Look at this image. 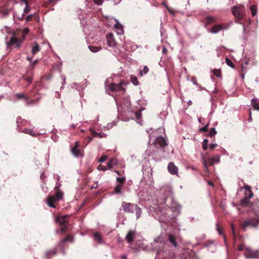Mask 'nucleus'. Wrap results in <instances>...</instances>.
Returning <instances> with one entry per match:
<instances>
[{
	"label": "nucleus",
	"mask_w": 259,
	"mask_h": 259,
	"mask_svg": "<svg viewBox=\"0 0 259 259\" xmlns=\"http://www.w3.org/2000/svg\"><path fill=\"white\" fill-rule=\"evenodd\" d=\"M244 189H245V192H248V191H251V187L248 185H245Z\"/></svg>",
	"instance_id": "53"
},
{
	"label": "nucleus",
	"mask_w": 259,
	"mask_h": 259,
	"mask_svg": "<svg viewBox=\"0 0 259 259\" xmlns=\"http://www.w3.org/2000/svg\"><path fill=\"white\" fill-rule=\"evenodd\" d=\"M208 125H209V123L206 124L203 127L200 128L199 129V131L201 132H207L208 131Z\"/></svg>",
	"instance_id": "42"
},
{
	"label": "nucleus",
	"mask_w": 259,
	"mask_h": 259,
	"mask_svg": "<svg viewBox=\"0 0 259 259\" xmlns=\"http://www.w3.org/2000/svg\"><path fill=\"white\" fill-rule=\"evenodd\" d=\"M131 81L135 85H137L138 84L139 82L138 80V78L136 76L134 75L131 76Z\"/></svg>",
	"instance_id": "33"
},
{
	"label": "nucleus",
	"mask_w": 259,
	"mask_h": 259,
	"mask_svg": "<svg viewBox=\"0 0 259 259\" xmlns=\"http://www.w3.org/2000/svg\"><path fill=\"white\" fill-rule=\"evenodd\" d=\"M141 115V113L140 112H136V116L138 119H139Z\"/></svg>",
	"instance_id": "57"
},
{
	"label": "nucleus",
	"mask_w": 259,
	"mask_h": 259,
	"mask_svg": "<svg viewBox=\"0 0 259 259\" xmlns=\"http://www.w3.org/2000/svg\"><path fill=\"white\" fill-rule=\"evenodd\" d=\"M168 171L170 174L173 175L178 176V168L175 165L174 163L170 162L168 163L167 166Z\"/></svg>",
	"instance_id": "12"
},
{
	"label": "nucleus",
	"mask_w": 259,
	"mask_h": 259,
	"mask_svg": "<svg viewBox=\"0 0 259 259\" xmlns=\"http://www.w3.org/2000/svg\"><path fill=\"white\" fill-rule=\"evenodd\" d=\"M246 247H245V245L243 243L241 244L240 245H239V246H238V248H237V250L238 251H242L243 250H245V248Z\"/></svg>",
	"instance_id": "45"
},
{
	"label": "nucleus",
	"mask_w": 259,
	"mask_h": 259,
	"mask_svg": "<svg viewBox=\"0 0 259 259\" xmlns=\"http://www.w3.org/2000/svg\"><path fill=\"white\" fill-rule=\"evenodd\" d=\"M109 161H111V163L112 164V165H113L115 163V162H114L115 159H110V160Z\"/></svg>",
	"instance_id": "62"
},
{
	"label": "nucleus",
	"mask_w": 259,
	"mask_h": 259,
	"mask_svg": "<svg viewBox=\"0 0 259 259\" xmlns=\"http://www.w3.org/2000/svg\"><path fill=\"white\" fill-rule=\"evenodd\" d=\"M244 254L247 259H259V249L254 250L250 247H246Z\"/></svg>",
	"instance_id": "7"
},
{
	"label": "nucleus",
	"mask_w": 259,
	"mask_h": 259,
	"mask_svg": "<svg viewBox=\"0 0 259 259\" xmlns=\"http://www.w3.org/2000/svg\"><path fill=\"white\" fill-rule=\"evenodd\" d=\"M15 96L17 98V99H18V100L23 99L26 101H28L29 100V98L28 97L26 96L24 94H22V93L16 94L15 95Z\"/></svg>",
	"instance_id": "24"
},
{
	"label": "nucleus",
	"mask_w": 259,
	"mask_h": 259,
	"mask_svg": "<svg viewBox=\"0 0 259 259\" xmlns=\"http://www.w3.org/2000/svg\"><path fill=\"white\" fill-rule=\"evenodd\" d=\"M40 51V47L38 45V44L37 42H35L34 46L32 47V54L34 55L38 52Z\"/></svg>",
	"instance_id": "22"
},
{
	"label": "nucleus",
	"mask_w": 259,
	"mask_h": 259,
	"mask_svg": "<svg viewBox=\"0 0 259 259\" xmlns=\"http://www.w3.org/2000/svg\"><path fill=\"white\" fill-rule=\"evenodd\" d=\"M208 140L207 139H204L202 143V148L204 150H206L207 149V145H208Z\"/></svg>",
	"instance_id": "40"
},
{
	"label": "nucleus",
	"mask_w": 259,
	"mask_h": 259,
	"mask_svg": "<svg viewBox=\"0 0 259 259\" xmlns=\"http://www.w3.org/2000/svg\"><path fill=\"white\" fill-rule=\"evenodd\" d=\"M124 83V81H121L118 84L111 83L109 84V89L112 92H118L122 91L125 92V90L122 87V84Z\"/></svg>",
	"instance_id": "10"
},
{
	"label": "nucleus",
	"mask_w": 259,
	"mask_h": 259,
	"mask_svg": "<svg viewBox=\"0 0 259 259\" xmlns=\"http://www.w3.org/2000/svg\"><path fill=\"white\" fill-rule=\"evenodd\" d=\"M160 218L162 222H166L169 219L174 217L172 208L168 207L164 204L159 206Z\"/></svg>",
	"instance_id": "3"
},
{
	"label": "nucleus",
	"mask_w": 259,
	"mask_h": 259,
	"mask_svg": "<svg viewBox=\"0 0 259 259\" xmlns=\"http://www.w3.org/2000/svg\"><path fill=\"white\" fill-rule=\"evenodd\" d=\"M97 169L99 170L105 171L107 169V168L104 165L99 164L97 167Z\"/></svg>",
	"instance_id": "44"
},
{
	"label": "nucleus",
	"mask_w": 259,
	"mask_h": 259,
	"mask_svg": "<svg viewBox=\"0 0 259 259\" xmlns=\"http://www.w3.org/2000/svg\"><path fill=\"white\" fill-rule=\"evenodd\" d=\"M231 230L233 234V239L234 240V245H235V243L236 241V235L235 233V226L233 224H231Z\"/></svg>",
	"instance_id": "27"
},
{
	"label": "nucleus",
	"mask_w": 259,
	"mask_h": 259,
	"mask_svg": "<svg viewBox=\"0 0 259 259\" xmlns=\"http://www.w3.org/2000/svg\"><path fill=\"white\" fill-rule=\"evenodd\" d=\"M68 215H64L62 217H58L56 219V222L60 224L61 226H67L66 218Z\"/></svg>",
	"instance_id": "20"
},
{
	"label": "nucleus",
	"mask_w": 259,
	"mask_h": 259,
	"mask_svg": "<svg viewBox=\"0 0 259 259\" xmlns=\"http://www.w3.org/2000/svg\"><path fill=\"white\" fill-rule=\"evenodd\" d=\"M218 145L217 144H211L209 145V148L211 150H213Z\"/></svg>",
	"instance_id": "52"
},
{
	"label": "nucleus",
	"mask_w": 259,
	"mask_h": 259,
	"mask_svg": "<svg viewBox=\"0 0 259 259\" xmlns=\"http://www.w3.org/2000/svg\"><path fill=\"white\" fill-rule=\"evenodd\" d=\"M25 5H26V7H25V9H24V11L23 13V14H24V15L25 14L28 13L30 10V9L28 6V4H25Z\"/></svg>",
	"instance_id": "43"
},
{
	"label": "nucleus",
	"mask_w": 259,
	"mask_h": 259,
	"mask_svg": "<svg viewBox=\"0 0 259 259\" xmlns=\"http://www.w3.org/2000/svg\"><path fill=\"white\" fill-rule=\"evenodd\" d=\"M256 100L254 98L252 99L251 104L255 110H259V104L256 102Z\"/></svg>",
	"instance_id": "29"
},
{
	"label": "nucleus",
	"mask_w": 259,
	"mask_h": 259,
	"mask_svg": "<svg viewBox=\"0 0 259 259\" xmlns=\"http://www.w3.org/2000/svg\"><path fill=\"white\" fill-rule=\"evenodd\" d=\"M22 79H23L28 82V84L26 85L27 86L28 84L31 83L32 77L31 76L26 77L25 76H23L22 78Z\"/></svg>",
	"instance_id": "36"
},
{
	"label": "nucleus",
	"mask_w": 259,
	"mask_h": 259,
	"mask_svg": "<svg viewBox=\"0 0 259 259\" xmlns=\"http://www.w3.org/2000/svg\"><path fill=\"white\" fill-rule=\"evenodd\" d=\"M217 230L218 233L220 235H224V241H225V243L226 244V237L223 233V230H222V227L219 224H217Z\"/></svg>",
	"instance_id": "31"
},
{
	"label": "nucleus",
	"mask_w": 259,
	"mask_h": 259,
	"mask_svg": "<svg viewBox=\"0 0 259 259\" xmlns=\"http://www.w3.org/2000/svg\"><path fill=\"white\" fill-rule=\"evenodd\" d=\"M154 146L156 148L163 149L167 145V143L165 138L162 136L157 137L154 143Z\"/></svg>",
	"instance_id": "8"
},
{
	"label": "nucleus",
	"mask_w": 259,
	"mask_h": 259,
	"mask_svg": "<svg viewBox=\"0 0 259 259\" xmlns=\"http://www.w3.org/2000/svg\"><path fill=\"white\" fill-rule=\"evenodd\" d=\"M254 203L251 202L249 200V199L244 197L243 199L241 200L240 204L242 206L246 207L249 206V207L251 208L253 210H256L255 207H254Z\"/></svg>",
	"instance_id": "11"
},
{
	"label": "nucleus",
	"mask_w": 259,
	"mask_h": 259,
	"mask_svg": "<svg viewBox=\"0 0 259 259\" xmlns=\"http://www.w3.org/2000/svg\"><path fill=\"white\" fill-rule=\"evenodd\" d=\"M208 184L209 186H213V182H211V181H209L208 182Z\"/></svg>",
	"instance_id": "60"
},
{
	"label": "nucleus",
	"mask_w": 259,
	"mask_h": 259,
	"mask_svg": "<svg viewBox=\"0 0 259 259\" xmlns=\"http://www.w3.org/2000/svg\"><path fill=\"white\" fill-rule=\"evenodd\" d=\"M214 163V160H213V158H211V157L208 158L207 160L204 158L203 159V164L206 170H207L208 166L212 165Z\"/></svg>",
	"instance_id": "21"
},
{
	"label": "nucleus",
	"mask_w": 259,
	"mask_h": 259,
	"mask_svg": "<svg viewBox=\"0 0 259 259\" xmlns=\"http://www.w3.org/2000/svg\"><path fill=\"white\" fill-rule=\"evenodd\" d=\"M107 44L109 47H114L116 45L112 33L107 34L106 36Z\"/></svg>",
	"instance_id": "13"
},
{
	"label": "nucleus",
	"mask_w": 259,
	"mask_h": 259,
	"mask_svg": "<svg viewBox=\"0 0 259 259\" xmlns=\"http://www.w3.org/2000/svg\"><path fill=\"white\" fill-rule=\"evenodd\" d=\"M250 10L251 12V15L253 17H254V16H255V15L256 14V12H257V10H256V7L254 5H252L250 8Z\"/></svg>",
	"instance_id": "35"
},
{
	"label": "nucleus",
	"mask_w": 259,
	"mask_h": 259,
	"mask_svg": "<svg viewBox=\"0 0 259 259\" xmlns=\"http://www.w3.org/2000/svg\"><path fill=\"white\" fill-rule=\"evenodd\" d=\"M224 28V24H219L214 25L211 29L210 32L212 33H217L222 30Z\"/></svg>",
	"instance_id": "19"
},
{
	"label": "nucleus",
	"mask_w": 259,
	"mask_h": 259,
	"mask_svg": "<svg viewBox=\"0 0 259 259\" xmlns=\"http://www.w3.org/2000/svg\"><path fill=\"white\" fill-rule=\"evenodd\" d=\"M213 158V160H214V162H217L220 160V156L219 155H215L211 157Z\"/></svg>",
	"instance_id": "48"
},
{
	"label": "nucleus",
	"mask_w": 259,
	"mask_h": 259,
	"mask_svg": "<svg viewBox=\"0 0 259 259\" xmlns=\"http://www.w3.org/2000/svg\"><path fill=\"white\" fill-rule=\"evenodd\" d=\"M73 237L72 235H68L66 237H65L64 239H62L59 244V246L62 248L64 246V243L66 242H73Z\"/></svg>",
	"instance_id": "16"
},
{
	"label": "nucleus",
	"mask_w": 259,
	"mask_h": 259,
	"mask_svg": "<svg viewBox=\"0 0 259 259\" xmlns=\"http://www.w3.org/2000/svg\"><path fill=\"white\" fill-rule=\"evenodd\" d=\"M205 26H207L210 25L212 23L217 22L216 18L211 16H207L203 20Z\"/></svg>",
	"instance_id": "15"
},
{
	"label": "nucleus",
	"mask_w": 259,
	"mask_h": 259,
	"mask_svg": "<svg viewBox=\"0 0 259 259\" xmlns=\"http://www.w3.org/2000/svg\"><path fill=\"white\" fill-rule=\"evenodd\" d=\"M153 245L156 250V258L157 259H171L172 253L167 250V246L162 237L159 236L155 238Z\"/></svg>",
	"instance_id": "1"
},
{
	"label": "nucleus",
	"mask_w": 259,
	"mask_h": 259,
	"mask_svg": "<svg viewBox=\"0 0 259 259\" xmlns=\"http://www.w3.org/2000/svg\"><path fill=\"white\" fill-rule=\"evenodd\" d=\"M61 227H62V228L61 229V232L62 233L65 232L67 229V226H61Z\"/></svg>",
	"instance_id": "51"
},
{
	"label": "nucleus",
	"mask_w": 259,
	"mask_h": 259,
	"mask_svg": "<svg viewBox=\"0 0 259 259\" xmlns=\"http://www.w3.org/2000/svg\"><path fill=\"white\" fill-rule=\"evenodd\" d=\"M33 17H34V15H32V14L27 16L25 19L26 21L29 22V21L32 20Z\"/></svg>",
	"instance_id": "47"
},
{
	"label": "nucleus",
	"mask_w": 259,
	"mask_h": 259,
	"mask_svg": "<svg viewBox=\"0 0 259 259\" xmlns=\"http://www.w3.org/2000/svg\"><path fill=\"white\" fill-rule=\"evenodd\" d=\"M217 134V132L216 131L215 128H211L209 130V133L207 134V136L211 138L213 137L214 135H215Z\"/></svg>",
	"instance_id": "28"
},
{
	"label": "nucleus",
	"mask_w": 259,
	"mask_h": 259,
	"mask_svg": "<svg viewBox=\"0 0 259 259\" xmlns=\"http://www.w3.org/2000/svg\"><path fill=\"white\" fill-rule=\"evenodd\" d=\"M149 71V68L147 66H145L143 70H140L139 75L142 76L143 75L146 74Z\"/></svg>",
	"instance_id": "34"
},
{
	"label": "nucleus",
	"mask_w": 259,
	"mask_h": 259,
	"mask_svg": "<svg viewBox=\"0 0 259 259\" xmlns=\"http://www.w3.org/2000/svg\"><path fill=\"white\" fill-rule=\"evenodd\" d=\"M79 142L76 141L74 147L71 149L72 153L75 156H81V152L78 148L79 147Z\"/></svg>",
	"instance_id": "14"
},
{
	"label": "nucleus",
	"mask_w": 259,
	"mask_h": 259,
	"mask_svg": "<svg viewBox=\"0 0 259 259\" xmlns=\"http://www.w3.org/2000/svg\"><path fill=\"white\" fill-rule=\"evenodd\" d=\"M38 62V60H35L32 64V68H34L35 65Z\"/></svg>",
	"instance_id": "58"
},
{
	"label": "nucleus",
	"mask_w": 259,
	"mask_h": 259,
	"mask_svg": "<svg viewBox=\"0 0 259 259\" xmlns=\"http://www.w3.org/2000/svg\"><path fill=\"white\" fill-rule=\"evenodd\" d=\"M57 250L55 248H53L51 249H50L49 250H47L45 252L44 256L45 257L49 259L52 256L55 255L57 254Z\"/></svg>",
	"instance_id": "18"
},
{
	"label": "nucleus",
	"mask_w": 259,
	"mask_h": 259,
	"mask_svg": "<svg viewBox=\"0 0 259 259\" xmlns=\"http://www.w3.org/2000/svg\"><path fill=\"white\" fill-rule=\"evenodd\" d=\"M225 62H226V63L229 66H230L231 67L234 68L235 66L234 65V64L233 63V62H232V61L229 59V58H226L225 59Z\"/></svg>",
	"instance_id": "37"
},
{
	"label": "nucleus",
	"mask_w": 259,
	"mask_h": 259,
	"mask_svg": "<svg viewBox=\"0 0 259 259\" xmlns=\"http://www.w3.org/2000/svg\"><path fill=\"white\" fill-rule=\"evenodd\" d=\"M94 238L95 240L97 241L99 243L102 242V238L101 235L99 233H95L94 234Z\"/></svg>",
	"instance_id": "26"
},
{
	"label": "nucleus",
	"mask_w": 259,
	"mask_h": 259,
	"mask_svg": "<svg viewBox=\"0 0 259 259\" xmlns=\"http://www.w3.org/2000/svg\"><path fill=\"white\" fill-rule=\"evenodd\" d=\"M121 207L123 211L126 213H133L135 210L137 219L141 214L142 210L137 204L123 201L121 204Z\"/></svg>",
	"instance_id": "2"
},
{
	"label": "nucleus",
	"mask_w": 259,
	"mask_h": 259,
	"mask_svg": "<svg viewBox=\"0 0 259 259\" xmlns=\"http://www.w3.org/2000/svg\"><path fill=\"white\" fill-rule=\"evenodd\" d=\"M121 259H127L126 256L124 254H123L121 256Z\"/></svg>",
	"instance_id": "61"
},
{
	"label": "nucleus",
	"mask_w": 259,
	"mask_h": 259,
	"mask_svg": "<svg viewBox=\"0 0 259 259\" xmlns=\"http://www.w3.org/2000/svg\"><path fill=\"white\" fill-rule=\"evenodd\" d=\"M14 17L20 20H22L24 17V14H22L20 15H17V14H15Z\"/></svg>",
	"instance_id": "46"
},
{
	"label": "nucleus",
	"mask_w": 259,
	"mask_h": 259,
	"mask_svg": "<svg viewBox=\"0 0 259 259\" xmlns=\"http://www.w3.org/2000/svg\"><path fill=\"white\" fill-rule=\"evenodd\" d=\"M122 185L118 184L114 188V192L116 194H120L121 193Z\"/></svg>",
	"instance_id": "32"
},
{
	"label": "nucleus",
	"mask_w": 259,
	"mask_h": 259,
	"mask_svg": "<svg viewBox=\"0 0 259 259\" xmlns=\"http://www.w3.org/2000/svg\"><path fill=\"white\" fill-rule=\"evenodd\" d=\"M88 48H89V50L93 53H97L102 49L101 47H100V46L97 47V46H92V45H90L88 47Z\"/></svg>",
	"instance_id": "23"
},
{
	"label": "nucleus",
	"mask_w": 259,
	"mask_h": 259,
	"mask_svg": "<svg viewBox=\"0 0 259 259\" xmlns=\"http://www.w3.org/2000/svg\"><path fill=\"white\" fill-rule=\"evenodd\" d=\"M112 164L111 163V161H109V162L107 164V167L109 169H110L112 167Z\"/></svg>",
	"instance_id": "56"
},
{
	"label": "nucleus",
	"mask_w": 259,
	"mask_h": 259,
	"mask_svg": "<svg viewBox=\"0 0 259 259\" xmlns=\"http://www.w3.org/2000/svg\"><path fill=\"white\" fill-rule=\"evenodd\" d=\"M107 158V156L106 155L102 156L99 159V162H103Z\"/></svg>",
	"instance_id": "49"
},
{
	"label": "nucleus",
	"mask_w": 259,
	"mask_h": 259,
	"mask_svg": "<svg viewBox=\"0 0 259 259\" xmlns=\"http://www.w3.org/2000/svg\"><path fill=\"white\" fill-rule=\"evenodd\" d=\"M104 0H94V2L97 5H101Z\"/></svg>",
	"instance_id": "54"
},
{
	"label": "nucleus",
	"mask_w": 259,
	"mask_h": 259,
	"mask_svg": "<svg viewBox=\"0 0 259 259\" xmlns=\"http://www.w3.org/2000/svg\"><path fill=\"white\" fill-rule=\"evenodd\" d=\"M232 12L238 21L245 19L246 21L247 25L250 24V20H246L245 18V9L243 6L234 7L232 8Z\"/></svg>",
	"instance_id": "4"
},
{
	"label": "nucleus",
	"mask_w": 259,
	"mask_h": 259,
	"mask_svg": "<svg viewBox=\"0 0 259 259\" xmlns=\"http://www.w3.org/2000/svg\"><path fill=\"white\" fill-rule=\"evenodd\" d=\"M29 32V29L28 28H25L23 29L21 32V38H18L16 36H13L10 38L9 42L8 43V45L13 46L15 45V47L16 48H19L22 43L23 40L25 39V36Z\"/></svg>",
	"instance_id": "5"
},
{
	"label": "nucleus",
	"mask_w": 259,
	"mask_h": 259,
	"mask_svg": "<svg viewBox=\"0 0 259 259\" xmlns=\"http://www.w3.org/2000/svg\"><path fill=\"white\" fill-rule=\"evenodd\" d=\"M259 224V219L257 218H250L244 222L242 224V227L244 229L247 227H251L256 228Z\"/></svg>",
	"instance_id": "9"
},
{
	"label": "nucleus",
	"mask_w": 259,
	"mask_h": 259,
	"mask_svg": "<svg viewBox=\"0 0 259 259\" xmlns=\"http://www.w3.org/2000/svg\"><path fill=\"white\" fill-rule=\"evenodd\" d=\"M25 4H28L27 0H21Z\"/></svg>",
	"instance_id": "63"
},
{
	"label": "nucleus",
	"mask_w": 259,
	"mask_h": 259,
	"mask_svg": "<svg viewBox=\"0 0 259 259\" xmlns=\"http://www.w3.org/2000/svg\"><path fill=\"white\" fill-rule=\"evenodd\" d=\"M213 74L217 77H220L221 76V71L220 70L214 69L213 71Z\"/></svg>",
	"instance_id": "41"
},
{
	"label": "nucleus",
	"mask_w": 259,
	"mask_h": 259,
	"mask_svg": "<svg viewBox=\"0 0 259 259\" xmlns=\"http://www.w3.org/2000/svg\"><path fill=\"white\" fill-rule=\"evenodd\" d=\"M91 134L93 137H98L99 135L98 133H97L96 131L94 130L91 131Z\"/></svg>",
	"instance_id": "50"
},
{
	"label": "nucleus",
	"mask_w": 259,
	"mask_h": 259,
	"mask_svg": "<svg viewBox=\"0 0 259 259\" xmlns=\"http://www.w3.org/2000/svg\"><path fill=\"white\" fill-rule=\"evenodd\" d=\"M97 186H98V185L96 186L95 187H94V186H92V187H91V189L96 188L97 187Z\"/></svg>",
	"instance_id": "64"
},
{
	"label": "nucleus",
	"mask_w": 259,
	"mask_h": 259,
	"mask_svg": "<svg viewBox=\"0 0 259 259\" xmlns=\"http://www.w3.org/2000/svg\"><path fill=\"white\" fill-rule=\"evenodd\" d=\"M63 196V193L58 190L55 195L48 196L46 203L50 207L56 208V203L62 199Z\"/></svg>",
	"instance_id": "6"
},
{
	"label": "nucleus",
	"mask_w": 259,
	"mask_h": 259,
	"mask_svg": "<svg viewBox=\"0 0 259 259\" xmlns=\"http://www.w3.org/2000/svg\"><path fill=\"white\" fill-rule=\"evenodd\" d=\"M136 235V232L135 231H130L127 233L125 239L128 243H132Z\"/></svg>",
	"instance_id": "17"
},
{
	"label": "nucleus",
	"mask_w": 259,
	"mask_h": 259,
	"mask_svg": "<svg viewBox=\"0 0 259 259\" xmlns=\"http://www.w3.org/2000/svg\"><path fill=\"white\" fill-rule=\"evenodd\" d=\"M116 181L119 183L122 184H124L125 182V178L124 177H122L121 178L117 177Z\"/></svg>",
	"instance_id": "39"
},
{
	"label": "nucleus",
	"mask_w": 259,
	"mask_h": 259,
	"mask_svg": "<svg viewBox=\"0 0 259 259\" xmlns=\"http://www.w3.org/2000/svg\"><path fill=\"white\" fill-rule=\"evenodd\" d=\"M23 132L25 134H29L30 135L33 136H34L35 135L34 132L32 130H31L30 128H25L23 130Z\"/></svg>",
	"instance_id": "30"
},
{
	"label": "nucleus",
	"mask_w": 259,
	"mask_h": 259,
	"mask_svg": "<svg viewBox=\"0 0 259 259\" xmlns=\"http://www.w3.org/2000/svg\"><path fill=\"white\" fill-rule=\"evenodd\" d=\"M115 172L119 176H122L123 174V171L115 170Z\"/></svg>",
	"instance_id": "55"
},
{
	"label": "nucleus",
	"mask_w": 259,
	"mask_h": 259,
	"mask_svg": "<svg viewBox=\"0 0 259 259\" xmlns=\"http://www.w3.org/2000/svg\"><path fill=\"white\" fill-rule=\"evenodd\" d=\"M168 240H169V241L170 242V243H171L172 245H174V246L176 247L177 246V243L176 240V238L174 235H172L171 234L169 235Z\"/></svg>",
	"instance_id": "25"
},
{
	"label": "nucleus",
	"mask_w": 259,
	"mask_h": 259,
	"mask_svg": "<svg viewBox=\"0 0 259 259\" xmlns=\"http://www.w3.org/2000/svg\"><path fill=\"white\" fill-rule=\"evenodd\" d=\"M245 197L250 199L253 195V194L251 191H248V192H245Z\"/></svg>",
	"instance_id": "38"
},
{
	"label": "nucleus",
	"mask_w": 259,
	"mask_h": 259,
	"mask_svg": "<svg viewBox=\"0 0 259 259\" xmlns=\"http://www.w3.org/2000/svg\"><path fill=\"white\" fill-rule=\"evenodd\" d=\"M204 121V118H199L198 119V121L200 123H202V124H203V121Z\"/></svg>",
	"instance_id": "59"
}]
</instances>
